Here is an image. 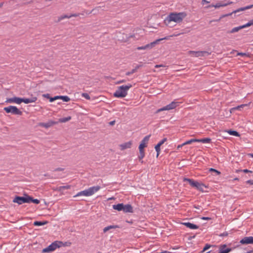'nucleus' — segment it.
<instances>
[{
  "mask_svg": "<svg viewBox=\"0 0 253 253\" xmlns=\"http://www.w3.org/2000/svg\"><path fill=\"white\" fill-rule=\"evenodd\" d=\"M131 87L132 85L130 84L120 86L114 92V96L118 98L125 97L127 94V91Z\"/></svg>",
  "mask_w": 253,
  "mask_h": 253,
  "instance_id": "1",
  "label": "nucleus"
},
{
  "mask_svg": "<svg viewBox=\"0 0 253 253\" xmlns=\"http://www.w3.org/2000/svg\"><path fill=\"white\" fill-rule=\"evenodd\" d=\"M100 189V186H96L89 187L87 189L78 192L74 197H77L81 196H90L97 192Z\"/></svg>",
  "mask_w": 253,
  "mask_h": 253,
  "instance_id": "2",
  "label": "nucleus"
},
{
  "mask_svg": "<svg viewBox=\"0 0 253 253\" xmlns=\"http://www.w3.org/2000/svg\"><path fill=\"white\" fill-rule=\"evenodd\" d=\"M186 16V14L184 12L171 13L169 15L168 19L169 22L173 21L176 23H180Z\"/></svg>",
  "mask_w": 253,
  "mask_h": 253,
  "instance_id": "3",
  "label": "nucleus"
},
{
  "mask_svg": "<svg viewBox=\"0 0 253 253\" xmlns=\"http://www.w3.org/2000/svg\"><path fill=\"white\" fill-rule=\"evenodd\" d=\"M31 200V197L27 194H24V197L15 196L12 202L19 205H22L24 203H30V200Z\"/></svg>",
  "mask_w": 253,
  "mask_h": 253,
  "instance_id": "4",
  "label": "nucleus"
},
{
  "mask_svg": "<svg viewBox=\"0 0 253 253\" xmlns=\"http://www.w3.org/2000/svg\"><path fill=\"white\" fill-rule=\"evenodd\" d=\"M188 55L191 57H198L201 58L202 57H206L211 54V52L208 51H189L188 52Z\"/></svg>",
  "mask_w": 253,
  "mask_h": 253,
  "instance_id": "5",
  "label": "nucleus"
},
{
  "mask_svg": "<svg viewBox=\"0 0 253 253\" xmlns=\"http://www.w3.org/2000/svg\"><path fill=\"white\" fill-rule=\"evenodd\" d=\"M166 39H168V38L167 37L158 39V40H156L155 41L152 42L150 43H148L144 46H139V47H137V49H138V50L150 49L152 48L153 47H154L156 44L158 43V42L160 41L163 40H166Z\"/></svg>",
  "mask_w": 253,
  "mask_h": 253,
  "instance_id": "6",
  "label": "nucleus"
},
{
  "mask_svg": "<svg viewBox=\"0 0 253 253\" xmlns=\"http://www.w3.org/2000/svg\"><path fill=\"white\" fill-rule=\"evenodd\" d=\"M3 110L7 113H11L13 115H21L22 112L18 109L16 106H9L4 107Z\"/></svg>",
  "mask_w": 253,
  "mask_h": 253,
  "instance_id": "7",
  "label": "nucleus"
},
{
  "mask_svg": "<svg viewBox=\"0 0 253 253\" xmlns=\"http://www.w3.org/2000/svg\"><path fill=\"white\" fill-rule=\"evenodd\" d=\"M178 105V102L176 101H172L170 104L167 105V106L158 109L157 111V112H160L161 111H165V110H170L173 109H174Z\"/></svg>",
  "mask_w": 253,
  "mask_h": 253,
  "instance_id": "8",
  "label": "nucleus"
},
{
  "mask_svg": "<svg viewBox=\"0 0 253 253\" xmlns=\"http://www.w3.org/2000/svg\"><path fill=\"white\" fill-rule=\"evenodd\" d=\"M59 246L58 245V242H54L48 246L47 247L42 250V253H49L55 250Z\"/></svg>",
  "mask_w": 253,
  "mask_h": 253,
  "instance_id": "9",
  "label": "nucleus"
},
{
  "mask_svg": "<svg viewBox=\"0 0 253 253\" xmlns=\"http://www.w3.org/2000/svg\"><path fill=\"white\" fill-rule=\"evenodd\" d=\"M5 102L9 103H16L20 104L22 103V98L14 97L6 99Z\"/></svg>",
  "mask_w": 253,
  "mask_h": 253,
  "instance_id": "10",
  "label": "nucleus"
},
{
  "mask_svg": "<svg viewBox=\"0 0 253 253\" xmlns=\"http://www.w3.org/2000/svg\"><path fill=\"white\" fill-rule=\"evenodd\" d=\"M150 137V135H147L142 139L139 146V150H144V148L147 146V143L149 140Z\"/></svg>",
  "mask_w": 253,
  "mask_h": 253,
  "instance_id": "11",
  "label": "nucleus"
},
{
  "mask_svg": "<svg viewBox=\"0 0 253 253\" xmlns=\"http://www.w3.org/2000/svg\"><path fill=\"white\" fill-rule=\"evenodd\" d=\"M240 243L243 245L253 244V237H245L240 240Z\"/></svg>",
  "mask_w": 253,
  "mask_h": 253,
  "instance_id": "12",
  "label": "nucleus"
},
{
  "mask_svg": "<svg viewBox=\"0 0 253 253\" xmlns=\"http://www.w3.org/2000/svg\"><path fill=\"white\" fill-rule=\"evenodd\" d=\"M226 244L221 245L219 248V252L220 253H229L232 251L231 248H226Z\"/></svg>",
  "mask_w": 253,
  "mask_h": 253,
  "instance_id": "13",
  "label": "nucleus"
},
{
  "mask_svg": "<svg viewBox=\"0 0 253 253\" xmlns=\"http://www.w3.org/2000/svg\"><path fill=\"white\" fill-rule=\"evenodd\" d=\"M167 141V138H164L161 141H160L155 147L156 151L157 152V157H158L160 153V147Z\"/></svg>",
  "mask_w": 253,
  "mask_h": 253,
  "instance_id": "14",
  "label": "nucleus"
},
{
  "mask_svg": "<svg viewBox=\"0 0 253 253\" xmlns=\"http://www.w3.org/2000/svg\"><path fill=\"white\" fill-rule=\"evenodd\" d=\"M56 124V122H54L52 121H49L47 123H41L39 124V126H41L44 127L45 128H48Z\"/></svg>",
  "mask_w": 253,
  "mask_h": 253,
  "instance_id": "15",
  "label": "nucleus"
},
{
  "mask_svg": "<svg viewBox=\"0 0 253 253\" xmlns=\"http://www.w3.org/2000/svg\"><path fill=\"white\" fill-rule=\"evenodd\" d=\"M37 100V98L35 96H33L30 98H22V102H24L26 104H28L30 103H33L36 101Z\"/></svg>",
  "mask_w": 253,
  "mask_h": 253,
  "instance_id": "16",
  "label": "nucleus"
},
{
  "mask_svg": "<svg viewBox=\"0 0 253 253\" xmlns=\"http://www.w3.org/2000/svg\"><path fill=\"white\" fill-rule=\"evenodd\" d=\"M182 224L186 226L187 227L191 229H196L199 228V226L197 225L190 222H184Z\"/></svg>",
  "mask_w": 253,
  "mask_h": 253,
  "instance_id": "17",
  "label": "nucleus"
},
{
  "mask_svg": "<svg viewBox=\"0 0 253 253\" xmlns=\"http://www.w3.org/2000/svg\"><path fill=\"white\" fill-rule=\"evenodd\" d=\"M123 211H124L125 212H132V207L130 205H124Z\"/></svg>",
  "mask_w": 253,
  "mask_h": 253,
  "instance_id": "18",
  "label": "nucleus"
},
{
  "mask_svg": "<svg viewBox=\"0 0 253 253\" xmlns=\"http://www.w3.org/2000/svg\"><path fill=\"white\" fill-rule=\"evenodd\" d=\"M131 146V142L129 141V142L121 144L120 145V147H121V149L122 150H124L125 149L130 148Z\"/></svg>",
  "mask_w": 253,
  "mask_h": 253,
  "instance_id": "19",
  "label": "nucleus"
},
{
  "mask_svg": "<svg viewBox=\"0 0 253 253\" xmlns=\"http://www.w3.org/2000/svg\"><path fill=\"white\" fill-rule=\"evenodd\" d=\"M253 7V5H248L247 6L241 7L240 8H238V9L234 10L233 11V12H234L235 13H236L240 12V11H244L247 9H250V8H252Z\"/></svg>",
  "mask_w": 253,
  "mask_h": 253,
  "instance_id": "20",
  "label": "nucleus"
},
{
  "mask_svg": "<svg viewBox=\"0 0 253 253\" xmlns=\"http://www.w3.org/2000/svg\"><path fill=\"white\" fill-rule=\"evenodd\" d=\"M123 207H124V204H118L117 205H113V208L114 210H117L118 211H122L123 210Z\"/></svg>",
  "mask_w": 253,
  "mask_h": 253,
  "instance_id": "21",
  "label": "nucleus"
},
{
  "mask_svg": "<svg viewBox=\"0 0 253 253\" xmlns=\"http://www.w3.org/2000/svg\"><path fill=\"white\" fill-rule=\"evenodd\" d=\"M195 187L200 191H203L204 187H206V186L204 184L197 181Z\"/></svg>",
  "mask_w": 253,
  "mask_h": 253,
  "instance_id": "22",
  "label": "nucleus"
},
{
  "mask_svg": "<svg viewBox=\"0 0 253 253\" xmlns=\"http://www.w3.org/2000/svg\"><path fill=\"white\" fill-rule=\"evenodd\" d=\"M184 181H187L189 182V183L190 184L191 186L192 187H195L197 181H194L193 179H189V178H185Z\"/></svg>",
  "mask_w": 253,
  "mask_h": 253,
  "instance_id": "23",
  "label": "nucleus"
},
{
  "mask_svg": "<svg viewBox=\"0 0 253 253\" xmlns=\"http://www.w3.org/2000/svg\"><path fill=\"white\" fill-rule=\"evenodd\" d=\"M118 226L117 225H110V226H108L107 227H105L104 229H103V232L104 233L108 231L109 230L112 229H115L116 228H118Z\"/></svg>",
  "mask_w": 253,
  "mask_h": 253,
  "instance_id": "24",
  "label": "nucleus"
},
{
  "mask_svg": "<svg viewBox=\"0 0 253 253\" xmlns=\"http://www.w3.org/2000/svg\"><path fill=\"white\" fill-rule=\"evenodd\" d=\"M70 188V185L62 186L57 188V190L60 192H62L64 190L69 189Z\"/></svg>",
  "mask_w": 253,
  "mask_h": 253,
  "instance_id": "25",
  "label": "nucleus"
},
{
  "mask_svg": "<svg viewBox=\"0 0 253 253\" xmlns=\"http://www.w3.org/2000/svg\"><path fill=\"white\" fill-rule=\"evenodd\" d=\"M227 132L230 135H234V136H240L239 133L237 131H235V130H229L227 131Z\"/></svg>",
  "mask_w": 253,
  "mask_h": 253,
  "instance_id": "26",
  "label": "nucleus"
},
{
  "mask_svg": "<svg viewBox=\"0 0 253 253\" xmlns=\"http://www.w3.org/2000/svg\"><path fill=\"white\" fill-rule=\"evenodd\" d=\"M211 141V139L209 138H205L203 139H198V142H202L203 143H210Z\"/></svg>",
  "mask_w": 253,
  "mask_h": 253,
  "instance_id": "27",
  "label": "nucleus"
},
{
  "mask_svg": "<svg viewBox=\"0 0 253 253\" xmlns=\"http://www.w3.org/2000/svg\"><path fill=\"white\" fill-rule=\"evenodd\" d=\"M242 26H239L233 28L229 32L230 33H234L238 32L240 30L242 29Z\"/></svg>",
  "mask_w": 253,
  "mask_h": 253,
  "instance_id": "28",
  "label": "nucleus"
},
{
  "mask_svg": "<svg viewBox=\"0 0 253 253\" xmlns=\"http://www.w3.org/2000/svg\"><path fill=\"white\" fill-rule=\"evenodd\" d=\"M47 223V221L42 222V221H36L34 222V225H36V226H42V225H44Z\"/></svg>",
  "mask_w": 253,
  "mask_h": 253,
  "instance_id": "29",
  "label": "nucleus"
},
{
  "mask_svg": "<svg viewBox=\"0 0 253 253\" xmlns=\"http://www.w3.org/2000/svg\"><path fill=\"white\" fill-rule=\"evenodd\" d=\"M140 67V66H137L134 69H133L131 71L127 72L126 73V75L127 76H129L133 73H135L136 70Z\"/></svg>",
  "mask_w": 253,
  "mask_h": 253,
  "instance_id": "30",
  "label": "nucleus"
},
{
  "mask_svg": "<svg viewBox=\"0 0 253 253\" xmlns=\"http://www.w3.org/2000/svg\"><path fill=\"white\" fill-rule=\"evenodd\" d=\"M139 155L138 156V159L139 160H141L145 156V153L144 150H139Z\"/></svg>",
  "mask_w": 253,
  "mask_h": 253,
  "instance_id": "31",
  "label": "nucleus"
},
{
  "mask_svg": "<svg viewBox=\"0 0 253 253\" xmlns=\"http://www.w3.org/2000/svg\"><path fill=\"white\" fill-rule=\"evenodd\" d=\"M198 139H191L183 143V145L190 144L193 142H198Z\"/></svg>",
  "mask_w": 253,
  "mask_h": 253,
  "instance_id": "32",
  "label": "nucleus"
},
{
  "mask_svg": "<svg viewBox=\"0 0 253 253\" xmlns=\"http://www.w3.org/2000/svg\"><path fill=\"white\" fill-rule=\"evenodd\" d=\"M71 119V117L70 116H69L68 117L60 119L59 122L60 123H65V122H67L70 121Z\"/></svg>",
  "mask_w": 253,
  "mask_h": 253,
  "instance_id": "33",
  "label": "nucleus"
},
{
  "mask_svg": "<svg viewBox=\"0 0 253 253\" xmlns=\"http://www.w3.org/2000/svg\"><path fill=\"white\" fill-rule=\"evenodd\" d=\"M237 55H240L242 57H244V58L249 57V54H247L246 53L240 52V53H238Z\"/></svg>",
  "mask_w": 253,
  "mask_h": 253,
  "instance_id": "34",
  "label": "nucleus"
},
{
  "mask_svg": "<svg viewBox=\"0 0 253 253\" xmlns=\"http://www.w3.org/2000/svg\"><path fill=\"white\" fill-rule=\"evenodd\" d=\"M61 99L64 102H68L70 100V98L67 96H61Z\"/></svg>",
  "mask_w": 253,
  "mask_h": 253,
  "instance_id": "35",
  "label": "nucleus"
},
{
  "mask_svg": "<svg viewBox=\"0 0 253 253\" xmlns=\"http://www.w3.org/2000/svg\"><path fill=\"white\" fill-rule=\"evenodd\" d=\"M209 171L211 172H214L216 175H219V174H220V171H219L217 170L216 169H215L213 168H210L209 169Z\"/></svg>",
  "mask_w": 253,
  "mask_h": 253,
  "instance_id": "36",
  "label": "nucleus"
},
{
  "mask_svg": "<svg viewBox=\"0 0 253 253\" xmlns=\"http://www.w3.org/2000/svg\"><path fill=\"white\" fill-rule=\"evenodd\" d=\"M34 203L35 204H39L40 203V200H39L38 199H34L32 197H31V200H30V203Z\"/></svg>",
  "mask_w": 253,
  "mask_h": 253,
  "instance_id": "37",
  "label": "nucleus"
},
{
  "mask_svg": "<svg viewBox=\"0 0 253 253\" xmlns=\"http://www.w3.org/2000/svg\"><path fill=\"white\" fill-rule=\"evenodd\" d=\"M82 96L85 98V99H87V100H90V97L89 95V94L88 93H83L82 94Z\"/></svg>",
  "mask_w": 253,
  "mask_h": 253,
  "instance_id": "38",
  "label": "nucleus"
},
{
  "mask_svg": "<svg viewBox=\"0 0 253 253\" xmlns=\"http://www.w3.org/2000/svg\"><path fill=\"white\" fill-rule=\"evenodd\" d=\"M221 6H222V5H221V3H220V2L217 3L216 4H215L214 5H212L211 6H209V7H214L215 8H219Z\"/></svg>",
  "mask_w": 253,
  "mask_h": 253,
  "instance_id": "39",
  "label": "nucleus"
},
{
  "mask_svg": "<svg viewBox=\"0 0 253 253\" xmlns=\"http://www.w3.org/2000/svg\"><path fill=\"white\" fill-rule=\"evenodd\" d=\"M211 246L210 245L207 244L205 245V246L204 247V248H203V250L202 251V252H204L205 251H207V250L210 249L211 248Z\"/></svg>",
  "mask_w": 253,
  "mask_h": 253,
  "instance_id": "40",
  "label": "nucleus"
},
{
  "mask_svg": "<svg viewBox=\"0 0 253 253\" xmlns=\"http://www.w3.org/2000/svg\"><path fill=\"white\" fill-rule=\"evenodd\" d=\"M77 15H65L61 17V19H64V18H69L72 16H76Z\"/></svg>",
  "mask_w": 253,
  "mask_h": 253,
  "instance_id": "41",
  "label": "nucleus"
},
{
  "mask_svg": "<svg viewBox=\"0 0 253 253\" xmlns=\"http://www.w3.org/2000/svg\"><path fill=\"white\" fill-rule=\"evenodd\" d=\"M251 26H252V25H251L250 22L249 21L247 23H246V24H244L241 26H242V29H243V28H245L250 27Z\"/></svg>",
  "mask_w": 253,
  "mask_h": 253,
  "instance_id": "42",
  "label": "nucleus"
},
{
  "mask_svg": "<svg viewBox=\"0 0 253 253\" xmlns=\"http://www.w3.org/2000/svg\"><path fill=\"white\" fill-rule=\"evenodd\" d=\"M245 106H246V105L243 104V105H241L240 106H238L237 107H234L232 109L233 110H240V109L241 108H243V107H244Z\"/></svg>",
  "mask_w": 253,
  "mask_h": 253,
  "instance_id": "43",
  "label": "nucleus"
},
{
  "mask_svg": "<svg viewBox=\"0 0 253 253\" xmlns=\"http://www.w3.org/2000/svg\"><path fill=\"white\" fill-rule=\"evenodd\" d=\"M162 67H165L166 66L163 65V64H156V65L155 66V68L156 69H158Z\"/></svg>",
  "mask_w": 253,
  "mask_h": 253,
  "instance_id": "44",
  "label": "nucleus"
},
{
  "mask_svg": "<svg viewBox=\"0 0 253 253\" xmlns=\"http://www.w3.org/2000/svg\"><path fill=\"white\" fill-rule=\"evenodd\" d=\"M42 96H43L44 97L46 98L49 99V98H50V95H49V94H43V95H42Z\"/></svg>",
  "mask_w": 253,
  "mask_h": 253,
  "instance_id": "45",
  "label": "nucleus"
},
{
  "mask_svg": "<svg viewBox=\"0 0 253 253\" xmlns=\"http://www.w3.org/2000/svg\"><path fill=\"white\" fill-rule=\"evenodd\" d=\"M209 3H210V1H207V0H202V4L203 5H204L205 4Z\"/></svg>",
  "mask_w": 253,
  "mask_h": 253,
  "instance_id": "46",
  "label": "nucleus"
},
{
  "mask_svg": "<svg viewBox=\"0 0 253 253\" xmlns=\"http://www.w3.org/2000/svg\"><path fill=\"white\" fill-rule=\"evenodd\" d=\"M246 183L251 185H253V180H249L246 181Z\"/></svg>",
  "mask_w": 253,
  "mask_h": 253,
  "instance_id": "47",
  "label": "nucleus"
},
{
  "mask_svg": "<svg viewBox=\"0 0 253 253\" xmlns=\"http://www.w3.org/2000/svg\"><path fill=\"white\" fill-rule=\"evenodd\" d=\"M243 171L244 172H245V173L252 172V171L249 170H248V169H243Z\"/></svg>",
  "mask_w": 253,
  "mask_h": 253,
  "instance_id": "48",
  "label": "nucleus"
},
{
  "mask_svg": "<svg viewBox=\"0 0 253 253\" xmlns=\"http://www.w3.org/2000/svg\"><path fill=\"white\" fill-rule=\"evenodd\" d=\"M109 124L110 126H113L115 124V121H111Z\"/></svg>",
  "mask_w": 253,
  "mask_h": 253,
  "instance_id": "49",
  "label": "nucleus"
},
{
  "mask_svg": "<svg viewBox=\"0 0 253 253\" xmlns=\"http://www.w3.org/2000/svg\"><path fill=\"white\" fill-rule=\"evenodd\" d=\"M61 96H55L54 97V100H56L58 99H61Z\"/></svg>",
  "mask_w": 253,
  "mask_h": 253,
  "instance_id": "50",
  "label": "nucleus"
},
{
  "mask_svg": "<svg viewBox=\"0 0 253 253\" xmlns=\"http://www.w3.org/2000/svg\"><path fill=\"white\" fill-rule=\"evenodd\" d=\"M202 219L203 220H210L211 218L209 217H203Z\"/></svg>",
  "mask_w": 253,
  "mask_h": 253,
  "instance_id": "51",
  "label": "nucleus"
},
{
  "mask_svg": "<svg viewBox=\"0 0 253 253\" xmlns=\"http://www.w3.org/2000/svg\"><path fill=\"white\" fill-rule=\"evenodd\" d=\"M64 170V169H63V168H57V169H55V171H62V170Z\"/></svg>",
  "mask_w": 253,
  "mask_h": 253,
  "instance_id": "52",
  "label": "nucleus"
},
{
  "mask_svg": "<svg viewBox=\"0 0 253 253\" xmlns=\"http://www.w3.org/2000/svg\"><path fill=\"white\" fill-rule=\"evenodd\" d=\"M185 145H183V143H182V144H180V145H179L177 146V149H180V148H181L182 146H184Z\"/></svg>",
  "mask_w": 253,
  "mask_h": 253,
  "instance_id": "53",
  "label": "nucleus"
},
{
  "mask_svg": "<svg viewBox=\"0 0 253 253\" xmlns=\"http://www.w3.org/2000/svg\"><path fill=\"white\" fill-rule=\"evenodd\" d=\"M55 101L54 100V97H50L49 98V101L50 102H52L53 101Z\"/></svg>",
  "mask_w": 253,
  "mask_h": 253,
  "instance_id": "54",
  "label": "nucleus"
},
{
  "mask_svg": "<svg viewBox=\"0 0 253 253\" xmlns=\"http://www.w3.org/2000/svg\"><path fill=\"white\" fill-rule=\"evenodd\" d=\"M229 3H221V5H222V6H227V5H228Z\"/></svg>",
  "mask_w": 253,
  "mask_h": 253,
  "instance_id": "55",
  "label": "nucleus"
},
{
  "mask_svg": "<svg viewBox=\"0 0 253 253\" xmlns=\"http://www.w3.org/2000/svg\"><path fill=\"white\" fill-rule=\"evenodd\" d=\"M194 208L197 209H198V210H200V208H201V206H194Z\"/></svg>",
  "mask_w": 253,
  "mask_h": 253,
  "instance_id": "56",
  "label": "nucleus"
},
{
  "mask_svg": "<svg viewBox=\"0 0 253 253\" xmlns=\"http://www.w3.org/2000/svg\"><path fill=\"white\" fill-rule=\"evenodd\" d=\"M249 22H250L251 25H253V19L250 20Z\"/></svg>",
  "mask_w": 253,
  "mask_h": 253,
  "instance_id": "57",
  "label": "nucleus"
},
{
  "mask_svg": "<svg viewBox=\"0 0 253 253\" xmlns=\"http://www.w3.org/2000/svg\"><path fill=\"white\" fill-rule=\"evenodd\" d=\"M125 81L124 80L120 81L118 82V83H124Z\"/></svg>",
  "mask_w": 253,
  "mask_h": 253,
  "instance_id": "58",
  "label": "nucleus"
},
{
  "mask_svg": "<svg viewBox=\"0 0 253 253\" xmlns=\"http://www.w3.org/2000/svg\"><path fill=\"white\" fill-rule=\"evenodd\" d=\"M252 252H253V251H250L247 252V253H252Z\"/></svg>",
  "mask_w": 253,
  "mask_h": 253,
  "instance_id": "59",
  "label": "nucleus"
},
{
  "mask_svg": "<svg viewBox=\"0 0 253 253\" xmlns=\"http://www.w3.org/2000/svg\"><path fill=\"white\" fill-rule=\"evenodd\" d=\"M250 155L252 158H253V154H251Z\"/></svg>",
  "mask_w": 253,
  "mask_h": 253,
  "instance_id": "60",
  "label": "nucleus"
},
{
  "mask_svg": "<svg viewBox=\"0 0 253 253\" xmlns=\"http://www.w3.org/2000/svg\"><path fill=\"white\" fill-rule=\"evenodd\" d=\"M233 12H231V13H230V14H229V15H231L232 14H233ZM234 13H235L234 12Z\"/></svg>",
  "mask_w": 253,
  "mask_h": 253,
  "instance_id": "61",
  "label": "nucleus"
},
{
  "mask_svg": "<svg viewBox=\"0 0 253 253\" xmlns=\"http://www.w3.org/2000/svg\"><path fill=\"white\" fill-rule=\"evenodd\" d=\"M233 12H231V13H230V14H229V15H231L232 14H233ZM234 13H235L234 12Z\"/></svg>",
  "mask_w": 253,
  "mask_h": 253,
  "instance_id": "62",
  "label": "nucleus"
},
{
  "mask_svg": "<svg viewBox=\"0 0 253 253\" xmlns=\"http://www.w3.org/2000/svg\"><path fill=\"white\" fill-rule=\"evenodd\" d=\"M101 253V252H98V253Z\"/></svg>",
  "mask_w": 253,
  "mask_h": 253,
  "instance_id": "63",
  "label": "nucleus"
},
{
  "mask_svg": "<svg viewBox=\"0 0 253 253\" xmlns=\"http://www.w3.org/2000/svg\"><path fill=\"white\" fill-rule=\"evenodd\" d=\"M218 253H220L219 252Z\"/></svg>",
  "mask_w": 253,
  "mask_h": 253,
  "instance_id": "64",
  "label": "nucleus"
}]
</instances>
